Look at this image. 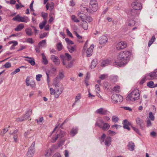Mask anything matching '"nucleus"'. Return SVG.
Returning a JSON list of instances; mask_svg holds the SVG:
<instances>
[{
  "label": "nucleus",
  "mask_w": 157,
  "mask_h": 157,
  "mask_svg": "<svg viewBox=\"0 0 157 157\" xmlns=\"http://www.w3.org/2000/svg\"><path fill=\"white\" fill-rule=\"evenodd\" d=\"M111 99L113 103H116L118 102H121L123 101V98L120 94H113L112 96Z\"/></svg>",
  "instance_id": "nucleus-5"
},
{
  "label": "nucleus",
  "mask_w": 157,
  "mask_h": 157,
  "mask_svg": "<svg viewBox=\"0 0 157 157\" xmlns=\"http://www.w3.org/2000/svg\"><path fill=\"white\" fill-rule=\"evenodd\" d=\"M67 48L69 52L71 53L73 52L75 49V47H73L71 45H68Z\"/></svg>",
  "instance_id": "nucleus-32"
},
{
  "label": "nucleus",
  "mask_w": 157,
  "mask_h": 157,
  "mask_svg": "<svg viewBox=\"0 0 157 157\" xmlns=\"http://www.w3.org/2000/svg\"><path fill=\"white\" fill-rule=\"evenodd\" d=\"M132 6L133 9L136 10H140L142 8V5L140 3L134 2L132 3Z\"/></svg>",
  "instance_id": "nucleus-10"
},
{
  "label": "nucleus",
  "mask_w": 157,
  "mask_h": 157,
  "mask_svg": "<svg viewBox=\"0 0 157 157\" xmlns=\"http://www.w3.org/2000/svg\"><path fill=\"white\" fill-rule=\"evenodd\" d=\"M94 48V45L91 44L90 47L86 51V56L87 57L90 56L92 54L93 49Z\"/></svg>",
  "instance_id": "nucleus-16"
},
{
  "label": "nucleus",
  "mask_w": 157,
  "mask_h": 157,
  "mask_svg": "<svg viewBox=\"0 0 157 157\" xmlns=\"http://www.w3.org/2000/svg\"><path fill=\"white\" fill-rule=\"evenodd\" d=\"M26 41L29 43L30 44H33V43L34 42H33V40L32 39V38H28L26 40Z\"/></svg>",
  "instance_id": "nucleus-63"
},
{
  "label": "nucleus",
  "mask_w": 157,
  "mask_h": 157,
  "mask_svg": "<svg viewBox=\"0 0 157 157\" xmlns=\"http://www.w3.org/2000/svg\"><path fill=\"white\" fill-rule=\"evenodd\" d=\"M112 120L114 123H116L118 121L119 118L115 116H113L112 117Z\"/></svg>",
  "instance_id": "nucleus-41"
},
{
  "label": "nucleus",
  "mask_w": 157,
  "mask_h": 157,
  "mask_svg": "<svg viewBox=\"0 0 157 157\" xmlns=\"http://www.w3.org/2000/svg\"><path fill=\"white\" fill-rule=\"evenodd\" d=\"M111 138L109 136L106 138L105 142V144L106 146L109 147L111 144Z\"/></svg>",
  "instance_id": "nucleus-26"
},
{
  "label": "nucleus",
  "mask_w": 157,
  "mask_h": 157,
  "mask_svg": "<svg viewBox=\"0 0 157 157\" xmlns=\"http://www.w3.org/2000/svg\"><path fill=\"white\" fill-rule=\"evenodd\" d=\"M42 76V75L40 74L36 75V79L37 81H39L40 80V78Z\"/></svg>",
  "instance_id": "nucleus-59"
},
{
  "label": "nucleus",
  "mask_w": 157,
  "mask_h": 157,
  "mask_svg": "<svg viewBox=\"0 0 157 157\" xmlns=\"http://www.w3.org/2000/svg\"><path fill=\"white\" fill-rule=\"evenodd\" d=\"M136 10L133 9L128 11L127 12L129 17L133 18V17L136 15L137 13Z\"/></svg>",
  "instance_id": "nucleus-17"
},
{
  "label": "nucleus",
  "mask_w": 157,
  "mask_h": 157,
  "mask_svg": "<svg viewBox=\"0 0 157 157\" xmlns=\"http://www.w3.org/2000/svg\"><path fill=\"white\" fill-rule=\"evenodd\" d=\"M122 124L123 125H125V124H131L130 122L128 121L126 119L124 120L123 121Z\"/></svg>",
  "instance_id": "nucleus-58"
},
{
  "label": "nucleus",
  "mask_w": 157,
  "mask_h": 157,
  "mask_svg": "<svg viewBox=\"0 0 157 157\" xmlns=\"http://www.w3.org/2000/svg\"><path fill=\"white\" fill-rule=\"evenodd\" d=\"M53 147H52L51 148H48L45 150V155L46 157H49L52 155V153L53 152Z\"/></svg>",
  "instance_id": "nucleus-21"
},
{
  "label": "nucleus",
  "mask_w": 157,
  "mask_h": 157,
  "mask_svg": "<svg viewBox=\"0 0 157 157\" xmlns=\"http://www.w3.org/2000/svg\"><path fill=\"white\" fill-rule=\"evenodd\" d=\"M120 87L118 86H116L114 87L113 90L116 92L118 93L120 91Z\"/></svg>",
  "instance_id": "nucleus-46"
},
{
  "label": "nucleus",
  "mask_w": 157,
  "mask_h": 157,
  "mask_svg": "<svg viewBox=\"0 0 157 157\" xmlns=\"http://www.w3.org/2000/svg\"><path fill=\"white\" fill-rule=\"evenodd\" d=\"M65 40L67 43L68 45H71V44L72 45L74 44L73 42L68 38H65Z\"/></svg>",
  "instance_id": "nucleus-45"
},
{
  "label": "nucleus",
  "mask_w": 157,
  "mask_h": 157,
  "mask_svg": "<svg viewBox=\"0 0 157 157\" xmlns=\"http://www.w3.org/2000/svg\"><path fill=\"white\" fill-rule=\"evenodd\" d=\"M59 136L60 135H58V134H57L55 136H53L51 140V142L52 143L55 142L58 139H60Z\"/></svg>",
  "instance_id": "nucleus-33"
},
{
  "label": "nucleus",
  "mask_w": 157,
  "mask_h": 157,
  "mask_svg": "<svg viewBox=\"0 0 157 157\" xmlns=\"http://www.w3.org/2000/svg\"><path fill=\"white\" fill-rule=\"evenodd\" d=\"M80 9L81 11L83 12L86 13L88 12L90 13H92V11L89 9L88 7L85 5H82L80 6Z\"/></svg>",
  "instance_id": "nucleus-12"
},
{
  "label": "nucleus",
  "mask_w": 157,
  "mask_h": 157,
  "mask_svg": "<svg viewBox=\"0 0 157 157\" xmlns=\"http://www.w3.org/2000/svg\"><path fill=\"white\" fill-rule=\"evenodd\" d=\"M32 110L31 109H29L28 111L25 113V115L23 116L25 120L29 118L32 114Z\"/></svg>",
  "instance_id": "nucleus-25"
},
{
  "label": "nucleus",
  "mask_w": 157,
  "mask_h": 157,
  "mask_svg": "<svg viewBox=\"0 0 157 157\" xmlns=\"http://www.w3.org/2000/svg\"><path fill=\"white\" fill-rule=\"evenodd\" d=\"M90 8L92 12L96 11L98 9L97 1L96 0H91L90 2Z\"/></svg>",
  "instance_id": "nucleus-6"
},
{
  "label": "nucleus",
  "mask_w": 157,
  "mask_h": 157,
  "mask_svg": "<svg viewBox=\"0 0 157 157\" xmlns=\"http://www.w3.org/2000/svg\"><path fill=\"white\" fill-rule=\"evenodd\" d=\"M99 43L100 44L105 45L108 41V38L105 36L101 37L99 40Z\"/></svg>",
  "instance_id": "nucleus-15"
},
{
  "label": "nucleus",
  "mask_w": 157,
  "mask_h": 157,
  "mask_svg": "<svg viewBox=\"0 0 157 157\" xmlns=\"http://www.w3.org/2000/svg\"><path fill=\"white\" fill-rule=\"evenodd\" d=\"M86 20L89 22H91L92 21L93 19L92 17L90 16H86Z\"/></svg>",
  "instance_id": "nucleus-64"
},
{
  "label": "nucleus",
  "mask_w": 157,
  "mask_h": 157,
  "mask_svg": "<svg viewBox=\"0 0 157 157\" xmlns=\"http://www.w3.org/2000/svg\"><path fill=\"white\" fill-rule=\"evenodd\" d=\"M35 143L33 142L29 147L27 154V156L28 157H33L35 152Z\"/></svg>",
  "instance_id": "nucleus-7"
},
{
  "label": "nucleus",
  "mask_w": 157,
  "mask_h": 157,
  "mask_svg": "<svg viewBox=\"0 0 157 157\" xmlns=\"http://www.w3.org/2000/svg\"><path fill=\"white\" fill-rule=\"evenodd\" d=\"M105 136L106 135L104 133L101 136L100 139V141L101 143L104 142Z\"/></svg>",
  "instance_id": "nucleus-55"
},
{
  "label": "nucleus",
  "mask_w": 157,
  "mask_h": 157,
  "mask_svg": "<svg viewBox=\"0 0 157 157\" xmlns=\"http://www.w3.org/2000/svg\"><path fill=\"white\" fill-rule=\"evenodd\" d=\"M47 22V20H44L39 24V27L40 29H42L45 25Z\"/></svg>",
  "instance_id": "nucleus-35"
},
{
  "label": "nucleus",
  "mask_w": 157,
  "mask_h": 157,
  "mask_svg": "<svg viewBox=\"0 0 157 157\" xmlns=\"http://www.w3.org/2000/svg\"><path fill=\"white\" fill-rule=\"evenodd\" d=\"M56 47L57 50L59 51H60L63 48V46L62 45L61 42H59L56 45Z\"/></svg>",
  "instance_id": "nucleus-37"
},
{
  "label": "nucleus",
  "mask_w": 157,
  "mask_h": 157,
  "mask_svg": "<svg viewBox=\"0 0 157 157\" xmlns=\"http://www.w3.org/2000/svg\"><path fill=\"white\" fill-rule=\"evenodd\" d=\"M97 61L96 59H94L91 62V63L90 67L91 68H94L96 66Z\"/></svg>",
  "instance_id": "nucleus-34"
},
{
  "label": "nucleus",
  "mask_w": 157,
  "mask_h": 157,
  "mask_svg": "<svg viewBox=\"0 0 157 157\" xmlns=\"http://www.w3.org/2000/svg\"><path fill=\"white\" fill-rule=\"evenodd\" d=\"M71 18L75 22H79V20L76 17L75 15H72L71 16Z\"/></svg>",
  "instance_id": "nucleus-42"
},
{
  "label": "nucleus",
  "mask_w": 157,
  "mask_h": 157,
  "mask_svg": "<svg viewBox=\"0 0 157 157\" xmlns=\"http://www.w3.org/2000/svg\"><path fill=\"white\" fill-rule=\"evenodd\" d=\"M95 125L98 126L103 131L108 130L110 126L108 123L105 122L101 118L98 119L95 123Z\"/></svg>",
  "instance_id": "nucleus-3"
},
{
  "label": "nucleus",
  "mask_w": 157,
  "mask_h": 157,
  "mask_svg": "<svg viewBox=\"0 0 157 157\" xmlns=\"http://www.w3.org/2000/svg\"><path fill=\"white\" fill-rule=\"evenodd\" d=\"M128 149L130 151H132L134 150L135 145L132 142H129L128 144Z\"/></svg>",
  "instance_id": "nucleus-24"
},
{
  "label": "nucleus",
  "mask_w": 157,
  "mask_h": 157,
  "mask_svg": "<svg viewBox=\"0 0 157 157\" xmlns=\"http://www.w3.org/2000/svg\"><path fill=\"white\" fill-rule=\"evenodd\" d=\"M8 130L9 129L8 128H6L4 129L1 132V135L3 136L4 134L6 133L8 131Z\"/></svg>",
  "instance_id": "nucleus-53"
},
{
  "label": "nucleus",
  "mask_w": 157,
  "mask_h": 157,
  "mask_svg": "<svg viewBox=\"0 0 157 157\" xmlns=\"http://www.w3.org/2000/svg\"><path fill=\"white\" fill-rule=\"evenodd\" d=\"M111 63V62L110 60L106 59L104 60L101 63V66L102 67H105L110 64Z\"/></svg>",
  "instance_id": "nucleus-27"
},
{
  "label": "nucleus",
  "mask_w": 157,
  "mask_h": 157,
  "mask_svg": "<svg viewBox=\"0 0 157 157\" xmlns=\"http://www.w3.org/2000/svg\"><path fill=\"white\" fill-rule=\"evenodd\" d=\"M25 31L26 34L29 36H32L33 33L32 29L29 28H26L25 30Z\"/></svg>",
  "instance_id": "nucleus-29"
},
{
  "label": "nucleus",
  "mask_w": 157,
  "mask_h": 157,
  "mask_svg": "<svg viewBox=\"0 0 157 157\" xmlns=\"http://www.w3.org/2000/svg\"><path fill=\"white\" fill-rule=\"evenodd\" d=\"M140 94L139 90L137 89H134L126 97L127 101H133L140 99Z\"/></svg>",
  "instance_id": "nucleus-2"
},
{
  "label": "nucleus",
  "mask_w": 157,
  "mask_h": 157,
  "mask_svg": "<svg viewBox=\"0 0 157 157\" xmlns=\"http://www.w3.org/2000/svg\"><path fill=\"white\" fill-rule=\"evenodd\" d=\"M149 117L150 119V120L151 121H153L155 120V116L151 112L149 113Z\"/></svg>",
  "instance_id": "nucleus-43"
},
{
  "label": "nucleus",
  "mask_w": 157,
  "mask_h": 157,
  "mask_svg": "<svg viewBox=\"0 0 157 157\" xmlns=\"http://www.w3.org/2000/svg\"><path fill=\"white\" fill-rule=\"evenodd\" d=\"M14 21H17L19 22L27 23L30 20L28 17L25 16L22 17L19 14H17L13 18Z\"/></svg>",
  "instance_id": "nucleus-4"
},
{
  "label": "nucleus",
  "mask_w": 157,
  "mask_h": 157,
  "mask_svg": "<svg viewBox=\"0 0 157 157\" xmlns=\"http://www.w3.org/2000/svg\"><path fill=\"white\" fill-rule=\"evenodd\" d=\"M42 17H43L44 20H46V18L48 16V14L42 12Z\"/></svg>",
  "instance_id": "nucleus-52"
},
{
  "label": "nucleus",
  "mask_w": 157,
  "mask_h": 157,
  "mask_svg": "<svg viewBox=\"0 0 157 157\" xmlns=\"http://www.w3.org/2000/svg\"><path fill=\"white\" fill-rule=\"evenodd\" d=\"M154 82L152 81H151L147 83V85L150 88L153 87Z\"/></svg>",
  "instance_id": "nucleus-49"
},
{
  "label": "nucleus",
  "mask_w": 157,
  "mask_h": 157,
  "mask_svg": "<svg viewBox=\"0 0 157 157\" xmlns=\"http://www.w3.org/2000/svg\"><path fill=\"white\" fill-rule=\"evenodd\" d=\"M58 134V135H60L59 137L60 139L64 136L65 133L64 132L61 131L60 132V133Z\"/></svg>",
  "instance_id": "nucleus-61"
},
{
  "label": "nucleus",
  "mask_w": 157,
  "mask_h": 157,
  "mask_svg": "<svg viewBox=\"0 0 157 157\" xmlns=\"http://www.w3.org/2000/svg\"><path fill=\"white\" fill-rule=\"evenodd\" d=\"M157 77V74L156 72L153 71L151 72L149 74L145 75V78L148 80H153L155 79Z\"/></svg>",
  "instance_id": "nucleus-9"
},
{
  "label": "nucleus",
  "mask_w": 157,
  "mask_h": 157,
  "mask_svg": "<svg viewBox=\"0 0 157 157\" xmlns=\"http://www.w3.org/2000/svg\"><path fill=\"white\" fill-rule=\"evenodd\" d=\"M41 56L43 63L45 65L47 64L48 63V61L44 54V53H43L41 54Z\"/></svg>",
  "instance_id": "nucleus-30"
},
{
  "label": "nucleus",
  "mask_w": 157,
  "mask_h": 157,
  "mask_svg": "<svg viewBox=\"0 0 157 157\" xmlns=\"http://www.w3.org/2000/svg\"><path fill=\"white\" fill-rule=\"evenodd\" d=\"M24 28V25L23 24H19L16 28L15 29V30L17 31H21Z\"/></svg>",
  "instance_id": "nucleus-31"
},
{
  "label": "nucleus",
  "mask_w": 157,
  "mask_h": 157,
  "mask_svg": "<svg viewBox=\"0 0 157 157\" xmlns=\"http://www.w3.org/2000/svg\"><path fill=\"white\" fill-rule=\"evenodd\" d=\"M25 57L26 59H25V61L28 62L32 66L35 65V59L33 58L28 56Z\"/></svg>",
  "instance_id": "nucleus-20"
},
{
  "label": "nucleus",
  "mask_w": 157,
  "mask_h": 157,
  "mask_svg": "<svg viewBox=\"0 0 157 157\" xmlns=\"http://www.w3.org/2000/svg\"><path fill=\"white\" fill-rule=\"evenodd\" d=\"M136 124L139 126L140 128L142 130H144L145 124L144 121L140 117H137L136 119Z\"/></svg>",
  "instance_id": "nucleus-8"
},
{
  "label": "nucleus",
  "mask_w": 157,
  "mask_h": 157,
  "mask_svg": "<svg viewBox=\"0 0 157 157\" xmlns=\"http://www.w3.org/2000/svg\"><path fill=\"white\" fill-rule=\"evenodd\" d=\"M11 66V63L9 62H7L4 65V67L6 68H8L10 67Z\"/></svg>",
  "instance_id": "nucleus-62"
},
{
  "label": "nucleus",
  "mask_w": 157,
  "mask_h": 157,
  "mask_svg": "<svg viewBox=\"0 0 157 157\" xmlns=\"http://www.w3.org/2000/svg\"><path fill=\"white\" fill-rule=\"evenodd\" d=\"M51 60L56 65H58L60 63V60L58 58L53 55L51 56Z\"/></svg>",
  "instance_id": "nucleus-19"
},
{
  "label": "nucleus",
  "mask_w": 157,
  "mask_h": 157,
  "mask_svg": "<svg viewBox=\"0 0 157 157\" xmlns=\"http://www.w3.org/2000/svg\"><path fill=\"white\" fill-rule=\"evenodd\" d=\"M108 111L105 109L103 108H100L97 109L95 111V113L101 115H105L107 114Z\"/></svg>",
  "instance_id": "nucleus-14"
},
{
  "label": "nucleus",
  "mask_w": 157,
  "mask_h": 157,
  "mask_svg": "<svg viewBox=\"0 0 157 157\" xmlns=\"http://www.w3.org/2000/svg\"><path fill=\"white\" fill-rule=\"evenodd\" d=\"M155 38L154 36H153L151 39L149 41L148 43V47H150L151 45L153 43V42L155 40Z\"/></svg>",
  "instance_id": "nucleus-40"
},
{
  "label": "nucleus",
  "mask_w": 157,
  "mask_h": 157,
  "mask_svg": "<svg viewBox=\"0 0 157 157\" xmlns=\"http://www.w3.org/2000/svg\"><path fill=\"white\" fill-rule=\"evenodd\" d=\"M151 120L149 119H148L147 121V127H151L152 126V123L151 122Z\"/></svg>",
  "instance_id": "nucleus-57"
},
{
  "label": "nucleus",
  "mask_w": 157,
  "mask_h": 157,
  "mask_svg": "<svg viewBox=\"0 0 157 157\" xmlns=\"http://www.w3.org/2000/svg\"><path fill=\"white\" fill-rule=\"evenodd\" d=\"M95 90L97 93H99L100 91L99 86V85L96 84L95 86Z\"/></svg>",
  "instance_id": "nucleus-56"
},
{
  "label": "nucleus",
  "mask_w": 157,
  "mask_h": 157,
  "mask_svg": "<svg viewBox=\"0 0 157 157\" xmlns=\"http://www.w3.org/2000/svg\"><path fill=\"white\" fill-rule=\"evenodd\" d=\"M55 87L56 88V94L58 93L61 94L62 93L63 90V85Z\"/></svg>",
  "instance_id": "nucleus-23"
},
{
  "label": "nucleus",
  "mask_w": 157,
  "mask_h": 157,
  "mask_svg": "<svg viewBox=\"0 0 157 157\" xmlns=\"http://www.w3.org/2000/svg\"><path fill=\"white\" fill-rule=\"evenodd\" d=\"M108 74H104L100 75L99 78L102 80H104L108 77Z\"/></svg>",
  "instance_id": "nucleus-47"
},
{
  "label": "nucleus",
  "mask_w": 157,
  "mask_h": 157,
  "mask_svg": "<svg viewBox=\"0 0 157 157\" xmlns=\"http://www.w3.org/2000/svg\"><path fill=\"white\" fill-rule=\"evenodd\" d=\"M60 79L58 77H56L53 80V84L55 87H58L63 85L60 82Z\"/></svg>",
  "instance_id": "nucleus-18"
},
{
  "label": "nucleus",
  "mask_w": 157,
  "mask_h": 157,
  "mask_svg": "<svg viewBox=\"0 0 157 157\" xmlns=\"http://www.w3.org/2000/svg\"><path fill=\"white\" fill-rule=\"evenodd\" d=\"M57 77H58L61 80L64 77V75L63 73L59 72Z\"/></svg>",
  "instance_id": "nucleus-48"
},
{
  "label": "nucleus",
  "mask_w": 157,
  "mask_h": 157,
  "mask_svg": "<svg viewBox=\"0 0 157 157\" xmlns=\"http://www.w3.org/2000/svg\"><path fill=\"white\" fill-rule=\"evenodd\" d=\"M66 32L67 35L70 37L72 38L73 37V36L72 35V34L71 33V32L69 31L68 29H66Z\"/></svg>",
  "instance_id": "nucleus-60"
},
{
  "label": "nucleus",
  "mask_w": 157,
  "mask_h": 157,
  "mask_svg": "<svg viewBox=\"0 0 157 157\" xmlns=\"http://www.w3.org/2000/svg\"><path fill=\"white\" fill-rule=\"evenodd\" d=\"M46 42V40H43L39 43L38 45L40 47H44L45 45Z\"/></svg>",
  "instance_id": "nucleus-39"
},
{
  "label": "nucleus",
  "mask_w": 157,
  "mask_h": 157,
  "mask_svg": "<svg viewBox=\"0 0 157 157\" xmlns=\"http://www.w3.org/2000/svg\"><path fill=\"white\" fill-rule=\"evenodd\" d=\"M107 132L109 135L111 136L114 135L116 134V132H115L111 130L108 131Z\"/></svg>",
  "instance_id": "nucleus-54"
},
{
  "label": "nucleus",
  "mask_w": 157,
  "mask_h": 157,
  "mask_svg": "<svg viewBox=\"0 0 157 157\" xmlns=\"http://www.w3.org/2000/svg\"><path fill=\"white\" fill-rule=\"evenodd\" d=\"M77 14L78 16L82 21H83L85 19L86 16L85 14L84 13H81L79 11H78L77 12Z\"/></svg>",
  "instance_id": "nucleus-28"
},
{
  "label": "nucleus",
  "mask_w": 157,
  "mask_h": 157,
  "mask_svg": "<svg viewBox=\"0 0 157 157\" xmlns=\"http://www.w3.org/2000/svg\"><path fill=\"white\" fill-rule=\"evenodd\" d=\"M135 24V22L134 20H131L129 21L128 25L130 26H132Z\"/></svg>",
  "instance_id": "nucleus-44"
},
{
  "label": "nucleus",
  "mask_w": 157,
  "mask_h": 157,
  "mask_svg": "<svg viewBox=\"0 0 157 157\" xmlns=\"http://www.w3.org/2000/svg\"><path fill=\"white\" fill-rule=\"evenodd\" d=\"M77 129L76 128H73L71 131L70 135L73 136L77 133Z\"/></svg>",
  "instance_id": "nucleus-36"
},
{
  "label": "nucleus",
  "mask_w": 157,
  "mask_h": 157,
  "mask_svg": "<svg viewBox=\"0 0 157 157\" xmlns=\"http://www.w3.org/2000/svg\"><path fill=\"white\" fill-rule=\"evenodd\" d=\"M20 71V69L19 68H17L15 70H14L12 72L10 75H13L16 74L17 73L19 72Z\"/></svg>",
  "instance_id": "nucleus-50"
},
{
  "label": "nucleus",
  "mask_w": 157,
  "mask_h": 157,
  "mask_svg": "<svg viewBox=\"0 0 157 157\" xmlns=\"http://www.w3.org/2000/svg\"><path fill=\"white\" fill-rule=\"evenodd\" d=\"M131 53L128 51H125L120 52L117 56V59L113 63L116 67H122L126 64L130 59Z\"/></svg>",
  "instance_id": "nucleus-1"
},
{
  "label": "nucleus",
  "mask_w": 157,
  "mask_h": 157,
  "mask_svg": "<svg viewBox=\"0 0 157 157\" xmlns=\"http://www.w3.org/2000/svg\"><path fill=\"white\" fill-rule=\"evenodd\" d=\"M127 46V44L126 43L121 41L118 43L116 45V49L118 50L123 49L125 48Z\"/></svg>",
  "instance_id": "nucleus-11"
},
{
  "label": "nucleus",
  "mask_w": 157,
  "mask_h": 157,
  "mask_svg": "<svg viewBox=\"0 0 157 157\" xmlns=\"http://www.w3.org/2000/svg\"><path fill=\"white\" fill-rule=\"evenodd\" d=\"M60 57L63 62V61L68 62L71 59V56L68 53H65L64 55L60 56Z\"/></svg>",
  "instance_id": "nucleus-13"
},
{
  "label": "nucleus",
  "mask_w": 157,
  "mask_h": 157,
  "mask_svg": "<svg viewBox=\"0 0 157 157\" xmlns=\"http://www.w3.org/2000/svg\"><path fill=\"white\" fill-rule=\"evenodd\" d=\"M132 128L133 130H134L135 132L137 133L139 135H141V134L140 133L139 129L137 128L132 126Z\"/></svg>",
  "instance_id": "nucleus-51"
},
{
  "label": "nucleus",
  "mask_w": 157,
  "mask_h": 157,
  "mask_svg": "<svg viewBox=\"0 0 157 157\" xmlns=\"http://www.w3.org/2000/svg\"><path fill=\"white\" fill-rule=\"evenodd\" d=\"M73 61H71L69 63H68L67 61H63V65L65 66L67 68H70L73 65Z\"/></svg>",
  "instance_id": "nucleus-22"
},
{
  "label": "nucleus",
  "mask_w": 157,
  "mask_h": 157,
  "mask_svg": "<svg viewBox=\"0 0 157 157\" xmlns=\"http://www.w3.org/2000/svg\"><path fill=\"white\" fill-rule=\"evenodd\" d=\"M82 26L84 30H87L88 28V25L87 22L86 21H83V23L82 24Z\"/></svg>",
  "instance_id": "nucleus-38"
}]
</instances>
